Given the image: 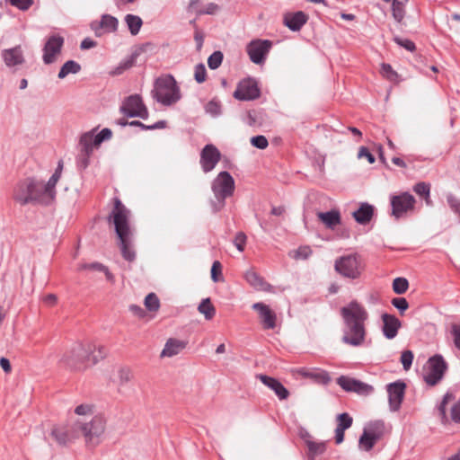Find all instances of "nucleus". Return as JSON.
I'll return each instance as SVG.
<instances>
[{"label":"nucleus","instance_id":"obj_1","mask_svg":"<svg viewBox=\"0 0 460 460\" xmlns=\"http://www.w3.org/2000/svg\"><path fill=\"white\" fill-rule=\"evenodd\" d=\"M344 320L342 341L354 347L364 344L366 340L365 322L368 317L366 309L356 301L350 302L341 310Z\"/></svg>","mask_w":460,"mask_h":460},{"label":"nucleus","instance_id":"obj_2","mask_svg":"<svg viewBox=\"0 0 460 460\" xmlns=\"http://www.w3.org/2000/svg\"><path fill=\"white\" fill-rule=\"evenodd\" d=\"M113 204L114 206L108 217V221L114 226L123 258L132 261L135 260L136 254L131 249V237L133 235V230L129 225L131 213L119 198L115 197L113 199Z\"/></svg>","mask_w":460,"mask_h":460},{"label":"nucleus","instance_id":"obj_3","mask_svg":"<svg viewBox=\"0 0 460 460\" xmlns=\"http://www.w3.org/2000/svg\"><path fill=\"white\" fill-rule=\"evenodd\" d=\"M106 418L102 413L93 415L89 420H76L75 430L78 437L84 438L87 447H96L103 439L106 429Z\"/></svg>","mask_w":460,"mask_h":460},{"label":"nucleus","instance_id":"obj_4","mask_svg":"<svg viewBox=\"0 0 460 460\" xmlns=\"http://www.w3.org/2000/svg\"><path fill=\"white\" fill-rule=\"evenodd\" d=\"M151 95L153 99L164 106H171L181 98L180 87L172 75L156 78Z\"/></svg>","mask_w":460,"mask_h":460},{"label":"nucleus","instance_id":"obj_5","mask_svg":"<svg viewBox=\"0 0 460 460\" xmlns=\"http://www.w3.org/2000/svg\"><path fill=\"white\" fill-rule=\"evenodd\" d=\"M41 189L40 181L31 178L25 179L15 186L13 199L22 206L30 203L47 205Z\"/></svg>","mask_w":460,"mask_h":460},{"label":"nucleus","instance_id":"obj_6","mask_svg":"<svg viewBox=\"0 0 460 460\" xmlns=\"http://www.w3.org/2000/svg\"><path fill=\"white\" fill-rule=\"evenodd\" d=\"M94 349L95 344L92 342L75 343L63 354L60 363L72 370L85 369L87 367L86 358Z\"/></svg>","mask_w":460,"mask_h":460},{"label":"nucleus","instance_id":"obj_7","mask_svg":"<svg viewBox=\"0 0 460 460\" xmlns=\"http://www.w3.org/2000/svg\"><path fill=\"white\" fill-rule=\"evenodd\" d=\"M211 189L217 199V202L212 203L213 210L217 212L225 206L226 199L233 195L234 180L228 172H221L213 180Z\"/></svg>","mask_w":460,"mask_h":460},{"label":"nucleus","instance_id":"obj_8","mask_svg":"<svg viewBox=\"0 0 460 460\" xmlns=\"http://www.w3.org/2000/svg\"><path fill=\"white\" fill-rule=\"evenodd\" d=\"M119 111L128 118L138 117L146 119L149 115L148 110L139 94H132L125 98Z\"/></svg>","mask_w":460,"mask_h":460},{"label":"nucleus","instance_id":"obj_9","mask_svg":"<svg viewBox=\"0 0 460 460\" xmlns=\"http://www.w3.org/2000/svg\"><path fill=\"white\" fill-rule=\"evenodd\" d=\"M447 368V364L441 355L437 354L429 358L427 373L424 376L425 382L429 385H437L442 379Z\"/></svg>","mask_w":460,"mask_h":460},{"label":"nucleus","instance_id":"obj_10","mask_svg":"<svg viewBox=\"0 0 460 460\" xmlns=\"http://www.w3.org/2000/svg\"><path fill=\"white\" fill-rule=\"evenodd\" d=\"M334 268L345 278L355 279L360 276L359 261L357 254L342 256L335 261Z\"/></svg>","mask_w":460,"mask_h":460},{"label":"nucleus","instance_id":"obj_11","mask_svg":"<svg viewBox=\"0 0 460 460\" xmlns=\"http://www.w3.org/2000/svg\"><path fill=\"white\" fill-rule=\"evenodd\" d=\"M272 47L269 40H254L247 45V53L254 64H262Z\"/></svg>","mask_w":460,"mask_h":460},{"label":"nucleus","instance_id":"obj_12","mask_svg":"<svg viewBox=\"0 0 460 460\" xmlns=\"http://www.w3.org/2000/svg\"><path fill=\"white\" fill-rule=\"evenodd\" d=\"M260 94L258 84L252 78L241 81L234 92V97L239 101H252L259 98Z\"/></svg>","mask_w":460,"mask_h":460},{"label":"nucleus","instance_id":"obj_13","mask_svg":"<svg viewBox=\"0 0 460 460\" xmlns=\"http://www.w3.org/2000/svg\"><path fill=\"white\" fill-rule=\"evenodd\" d=\"M415 202L414 197L408 192L393 196L391 198L392 215L396 218L402 217L409 210L413 209Z\"/></svg>","mask_w":460,"mask_h":460},{"label":"nucleus","instance_id":"obj_14","mask_svg":"<svg viewBox=\"0 0 460 460\" xmlns=\"http://www.w3.org/2000/svg\"><path fill=\"white\" fill-rule=\"evenodd\" d=\"M64 41V38L59 34H53L48 38L43 48L42 56L43 62L46 65L56 61L57 56L61 52Z\"/></svg>","mask_w":460,"mask_h":460},{"label":"nucleus","instance_id":"obj_15","mask_svg":"<svg viewBox=\"0 0 460 460\" xmlns=\"http://www.w3.org/2000/svg\"><path fill=\"white\" fill-rule=\"evenodd\" d=\"M221 159V153L212 144L206 145L200 152V165L202 171L207 173L211 172Z\"/></svg>","mask_w":460,"mask_h":460},{"label":"nucleus","instance_id":"obj_16","mask_svg":"<svg viewBox=\"0 0 460 460\" xmlns=\"http://www.w3.org/2000/svg\"><path fill=\"white\" fill-rule=\"evenodd\" d=\"M406 385L401 381H395L386 385L389 407L392 411H397L404 398Z\"/></svg>","mask_w":460,"mask_h":460},{"label":"nucleus","instance_id":"obj_17","mask_svg":"<svg viewBox=\"0 0 460 460\" xmlns=\"http://www.w3.org/2000/svg\"><path fill=\"white\" fill-rule=\"evenodd\" d=\"M252 308L259 314V318L264 329L271 330L276 327L277 314L269 305L258 302L252 305Z\"/></svg>","mask_w":460,"mask_h":460},{"label":"nucleus","instance_id":"obj_18","mask_svg":"<svg viewBox=\"0 0 460 460\" xmlns=\"http://www.w3.org/2000/svg\"><path fill=\"white\" fill-rule=\"evenodd\" d=\"M51 437L60 446H66L79 438L75 430V423L69 429L63 426L54 427L51 430Z\"/></svg>","mask_w":460,"mask_h":460},{"label":"nucleus","instance_id":"obj_19","mask_svg":"<svg viewBox=\"0 0 460 460\" xmlns=\"http://www.w3.org/2000/svg\"><path fill=\"white\" fill-rule=\"evenodd\" d=\"M2 58L8 67L22 65L25 62L23 51L21 46L4 49L2 51Z\"/></svg>","mask_w":460,"mask_h":460},{"label":"nucleus","instance_id":"obj_20","mask_svg":"<svg viewBox=\"0 0 460 460\" xmlns=\"http://www.w3.org/2000/svg\"><path fill=\"white\" fill-rule=\"evenodd\" d=\"M307 15L302 12L288 13L284 15V24L292 31H298L307 22Z\"/></svg>","mask_w":460,"mask_h":460},{"label":"nucleus","instance_id":"obj_21","mask_svg":"<svg viewBox=\"0 0 460 460\" xmlns=\"http://www.w3.org/2000/svg\"><path fill=\"white\" fill-rule=\"evenodd\" d=\"M383 320V333L385 338L392 340L394 339L400 329L402 323L398 318L394 315L384 314L382 315Z\"/></svg>","mask_w":460,"mask_h":460},{"label":"nucleus","instance_id":"obj_22","mask_svg":"<svg viewBox=\"0 0 460 460\" xmlns=\"http://www.w3.org/2000/svg\"><path fill=\"white\" fill-rule=\"evenodd\" d=\"M258 378L263 385L274 391L279 400H286L288 397L289 392L278 379L266 375H259Z\"/></svg>","mask_w":460,"mask_h":460},{"label":"nucleus","instance_id":"obj_23","mask_svg":"<svg viewBox=\"0 0 460 460\" xmlns=\"http://www.w3.org/2000/svg\"><path fill=\"white\" fill-rule=\"evenodd\" d=\"M296 373H298L302 376L309 377V378L314 379L322 384H328L331 381V377H330L329 374L326 371L322 370V369H317V368L309 369V368L302 367V368H298L296 370Z\"/></svg>","mask_w":460,"mask_h":460},{"label":"nucleus","instance_id":"obj_24","mask_svg":"<svg viewBox=\"0 0 460 460\" xmlns=\"http://www.w3.org/2000/svg\"><path fill=\"white\" fill-rule=\"evenodd\" d=\"M185 346L186 343L184 341L171 338L166 341L160 356L161 358L173 357L178 355L185 348Z\"/></svg>","mask_w":460,"mask_h":460},{"label":"nucleus","instance_id":"obj_25","mask_svg":"<svg viewBox=\"0 0 460 460\" xmlns=\"http://www.w3.org/2000/svg\"><path fill=\"white\" fill-rule=\"evenodd\" d=\"M118 19L110 14H103L100 22H92L91 27L93 30L97 31L98 29H103L108 32H112L117 31L118 28Z\"/></svg>","mask_w":460,"mask_h":460},{"label":"nucleus","instance_id":"obj_26","mask_svg":"<svg viewBox=\"0 0 460 460\" xmlns=\"http://www.w3.org/2000/svg\"><path fill=\"white\" fill-rule=\"evenodd\" d=\"M59 179L60 177L58 173H53L46 184L40 181V185L42 187L41 192L44 196L47 205L49 204L56 196L55 188Z\"/></svg>","mask_w":460,"mask_h":460},{"label":"nucleus","instance_id":"obj_27","mask_svg":"<svg viewBox=\"0 0 460 460\" xmlns=\"http://www.w3.org/2000/svg\"><path fill=\"white\" fill-rule=\"evenodd\" d=\"M373 214V206L368 203H363L358 210L353 212V217L358 224L366 225L371 220Z\"/></svg>","mask_w":460,"mask_h":460},{"label":"nucleus","instance_id":"obj_28","mask_svg":"<svg viewBox=\"0 0 460 460\" xmlns=\"http://www.w3.org/2000/svg\"><path fill=\"white\" fill-rule=\"evenodd\" d=\"M319 219L328 227L333 229L341 223V214L338 210L332 209L327 212H319Z\"/></svg>","mask_w":460,"mask_h":460},{"label":"nucleus","instance_id":"obj_29","mask_svg":"<svg viewBox=\"0 0 460 460\" xmlns=\"http://www.w3.org/2000/svg\"><path fill=\"white\" fill-rule=\"evenodd\" d=\"M94 132H95V130L93 129L91 131L84 133L80 137L79 146H80L81 151L93 154V148L99 146H95Z\"/></svg>","mask_w":460,"mask_h":460},{"label":"nucleus","instance_id":"obj_30","mask_svg":"<svg viewBox=\"0 0 460 460\" xmlns=\"http://www.w3.org/2000/svg\"><path fill=\"white\" fill-rule=\"evenodd\" d=\"M246 281L254 288L259 290H268L270 285L253 270H248L244 274Z\"/></svg>","mask_w":460,"mask_h":460},{"label":"nucleus","instance_id":"obj_31","mask_svg":"<svg viewBox=\"0 0 460 460\" xmlns=\"http://www.w3.org/2000/svg\"><path fill=\"white\" fill-rule=\"evenodd\" d=\"M384 429L385 423L383 420H374L367 423L363 431L367 432L368 435L373 436L377 439H380L383 436Z\"/></svg>","mask_w":460,"mask_h":460},{"label":"nucleus","instance_id":"obj_32","mask_svg":"<svg viewBox=\"0 0 460 460\" xmlns=\"http://www.w3.org/2000/svg\"><path fill=\"white\" fill-rule=\"evenodd\" d=\"M82 270H96L105 274L107 280L113 282L114 276L110 272L108 268L100 262L84 263L79 267Z\"/></svg>","mask_w":460,"mask_h":460},{"label":"nucleus","instance_id":"obj_33","mask_svg":"<svg viewBox=\"0 0 460 460\" xmlns=\"http://www.w3.org/2000/svg\"><path fill=\"white\" fill-rule=\"evenodd\" d=\"M80 70L81 66L77 62L68 60L61 66L58 76L59 79H64L69 74H77Z\"/></svg>","mask_w":460,"mask_h":460},{"label":"nucleus","instance_id":"obj_34","mask_svg":"<svg viewBox=\"0 0 460 460\" xmlns=\"http://www.w3.org/2000/svg\"><path fill=\"white\" fill-rule=\"evenodd\" d=\"M75 413L79 416L77 420H89L95 415V407L90 403L80 404L75 407Z\"/></svg>","mask_w":460,"mask_h":460},{"label":"nucleus","instance_id":"obj_35","mask_svg":"<svg viewBox=\"0 0 460 460\" xmlns=\"http://www.w3.org/2000/svg\"><path fill=\"white\" fill-rule=\"evenodd\" d=\"M132 378V372L128 367H120L118 370V391L122 393V389L130 382Z\"/></svg>","mask_w":460,"mask_h":460},{"label":"nucleus","instance_id":"obj_36","mask_svg":"<svg viewBox=\"0 0 460 460\" xmlns=\"http://www.w3.org/2000/svg\"><path fill=\"white\" fill-rule=\"evenodd\" d=\"M125 22L132 35H137L143 24L142 19L139 16L134 14H127L125 16Z\"/></svg>","mask_w":460,"mask_h":460},{"label":"nucleus","instance_id":"obj_37","mask_svg":"<svg viewBox=\"0 0 460 460\" xmlns=\"http://www.w3.org/2000/svg\"><path fill=\"white\" fill-rule=\"evenodd\" d=\"M198 310L205 316V319L207 320H211L216 314V309L211 304L209 298L203 299L199 305Z\"/></svg>","mask_w":460,"mask_h":460},{"label":"nucleus","instance_id":"obj_38","mask_svg":"<svg viewBox=\"0 0 460 460\" xmlns=\"http://www.w3.org/2000/svg\"><path fill=\"white\" fill-rule=\"evenodd\" d=\"M376 438L370 436L367 432L362 433L358 439V447L364 451H370L378 441Z\"/></svg>","mask_w":460,"mask_h":460},{"label":"nucleus","instance_id":"obj_39","mask_svg":"<svg viewBox=\"0 0 460 460\" xmlns=\"http://www.w3.org/2000/svg\"><path fill=\"white\" fill-rule=\"evenodd\" d=\"M106 356V349L102 346H96L93 352L89 353V358H86L87 367L96 364L99 360L104 358Z\"/></svg>","mask_w":460,"mask_h":460},{"label":"nucleus","instance_id":"obj_40","mask_svg":"<svg viewBox=\"0 0 460 460\" xmlns=\"http://www.w3.org/2000/svg\"><path fill=\"white\" fill-rule=\"evenodd\" d=\"M357 383V379L345 376H341L337 379V384L347 392H354Z\"/></svg>","mask_w":460,"mask_h":460},{"label":"nucleus","instance_id":"obj_41","mask_svg":"<svg viewBox=\"0 0 460 460\" xmlns=\"http://www.w3.org/2000/svg\"><path fill=\"white\" fill-rule=\"evenodd\" d=\"M406 4L401 3L399 1L394 0L392 4V13L393 17L398 22H401L405 15L404 5Z\"/></svg>","mask_w":460,"mask_h":460},{"label":"nucleus","instance_id":"obj_42","mask_svg":"<svg viewBox=\"0 0 460 460\" xmlns=\"http://www.w3.org/2000/svg\"><path fill=\"white\" fill-rule=\"evenodd\" d=\"M409 288V282L404 278H396L393 281V289L398 295L404 294Z\"/></svg>","mask_w":460,"mask_h":460},{"label":"nucleus","instance_id":"obj_43","mask_svg":"<svg viewBox=\"0 0 460 460\" xmlns=\"http://www.w3.org/2000/svg\"><path fill=\"white\" fill-rule=\"evenodd\" d=\"M145 306L149 311H157L160 306V302L155 293L148 294L145 298Z\"/></svg>","mask_w":460,"mask_h":460},{"label":"nucleus","instance_id":"obj_44","mask_svg":"<svg viewBox=\"0 0 460 460\" xmlns=\"http://www.w3.org/2000/svg\"><path fill=\"white\" fill-rule=\"evenodd\" d=\"M337 421L338 424L336 428L346 430L351 427L353 419L349 416V413L343 412L337 416Z\"/></svg>","mask_w":460,"mask_h":460},{"label":"nucleus","instance_id":"obj_45","mask_svg":"<svg viewBox=\"0 0 460 460\" xmlns=\"http://www.w3.org/2000/svg\"><path fill=\"white\" fill-rule=\"evenodd\" d=\"M223 53L221 51L213 52L208 58V65L210 69H217L220 66L223 61Z\"/></svg>","mask_w":460,"mask_h":460},{"label":"nucleus","instance_id":"obj_46","mask_svg":"<svg viewBox=\"0 0 460 460\" xmlns=\"http://www.w3.org/2000/svg\"><path fill=\"white\" fill-rule=\"evenodd\" d=\"M91 153L81 151L76 157V166L79 170H84L90 164Z\"/></svg>","mask_w":460,"mask_h":460},{"label":"nucleus","instance_id":"obj_47","mask_svg":"<svg viewBox=\"0 0 460 460\" xmlns=\"http://www.w3.org/2000/svg\"><path fill=\"white\" fill-rule=\"evenodd\" d=\"M413 190L420 197L428 198L430 194V184L424 181L415 184Z\"/></svg>","mask_w":460,"mask_h":460},{"label":"nucleus","instance_id":"obj_48","mask_svg":"<svg viewBox=\"0 0 460 460\" xmlns=\"http://www.w3.org/2000/svg\"><path fill=\"white\" fill-rule=\"evenodd\" d=\"M207 70L204 64L199 63L195 66L194 78L197 83L201 84L206 81Z\"/></svg>","mask_w":460,"mask_h":460},{"label":"nucleus","instance_id":"obj_49","mask_svg":"<svg viewBox=\"0 0 460 460\" xmlns=\"http://www.w3.org/2000/svg\"><path fill=\"white\" fill-rule=\"evenodd\" d=\"M413 353L411 350H404L401 355V363L404 370H409L412 365Z\"/></svg>","mask_w":460,"mask_h":460},{"label":"nucleus","instance_id":"obj_50","mask_svg":"<svg viewBox=\"0 0 460 460\" xmlns=\"http://www.w3.org/2000/svg\"><path fill=\"white\" fill-rule=\"evenodd\" d=\"M381 74L390 81H395L398 76L397 73L392 68V66L385 63L382 64Z\"/></svg>","mask_w":460,"mask_h":460},{"label":"nucleus","instance_id":"obj_51","mask_svg":"<svg viewBox=\"0 0 460 460\" xmlns=\"http://www.w3.org/2000/svg\"><path fill=\"white\" fill-rule=\"evenodd\" d=\"M391 303L402 314L409 308V303L404 297H394Z\"/></svg>","mask_w":460,"mask_h":460},{"label":"nucleus","instance_id":"obj_52","mask_svg":"<svg viewBox=\"0 0 460 460\" xmlns=\"http://www.w3.org/2000/svg\"><path fill=\"white\" fill-rule=\"evenodd\" d=\"M373 390L374 389L371 385L358 380L354 393H357L360 395H367L370 394L373 392Z\"/></svg>","mask_w":460,"mask_h":460},{"label":"nucleus","instance_id":"obj_53","mask_svg":"<svg viewBox=\"0 0 460 460\" xmlns=\"http://www.w3.org/2000/svg\"><path fill=\"white\" fill-rule=\"evenodd\" d=\"M112 132L110 128H103L95 134V146H100L103 141L111 139Z\"/></svg>","mask_w":460,"mask_h":460},{"label":"nucleus","instance_id":"obj_54","mask_svg":"<svg viewBox=\"0 0 460 460\" xmlns=\"http://www.w3.org/2000/svg\"><path fill=\"white\" fill-rule=\"evenodd\" d=\"M251 144L259 149H265L268 146L269 142L264 136L259 135L251 138Z\"/></svg>","mask_w":460,"mask_h":460},{"label":"nucleus","instance_id":"obj_55","mask_svg":"<svg viewBox=\"0 0 460 460\" xmlns=\"http://www.w3.org/2000/svg\"><path fill=\"white\" fill-rule=\"evenodd\" d=\"M394 40L396 44H398L399 46L404 48L405 49H407L409 51L415 50L416 47H415L414 42L408 39H402L398 36H394Z\"/></svg>","mask_w":460,"mask_h":460},{"label":"nucleus","instance_id":"obj_56","mask_svg":"<svg viewBox=\"0 0 460 460\" xmlns=\"http://www.w3.org/2000/svg\"><path fill=\"white\" fill-rule=\"evenodd\" d=\"M219 10V6L215 3H209L204 5L202 10H197V17L203 14H215Z\"/></svg>","mask_w":460,"mask_h":460},{"label":"nucleus","instance_id":"obj_57","mask_svg":"<svg viewBox=\"0 0 460 460\" xmlns=\"http://www.w3.org/2000/svg\"><path fill=\"white\" fill-rule=\"evenodd\" d=\"M450 333L453 337L454 345L460 350V324L453 323L451 325Z\"/></svg>","mask_w":460,"mask_h":460},{"label":"nucleus","instance_id":"obj_58","mask_svg":"<svg viewBox=\"0 0 460 460\" xmlns=\"http://www.w3.org/2000/svg\"><path fill=\"white\" fill-rule=\"evenodd\" d=\"M246 239L247 237L243 232H238L236 234L234 240V244L239 252H243L244 250Z\"/></svg>","mask_w":460,"mask_h":460},{"label":"nucleus","instance_id":"obj_59","mask_svg":"<svg viewBox=\"0 0 460 460\" xmlns=\"http://www.w3.org/2000/svg\"><path fill=\"white\" fill-rule=\"evenodd\" d=\"M9 3L22 11H26L33 4V0H8Z\"/></svg>","mask_w":460,"mask_h":460},{"label":"nucleus","instance_id":"obj_60","mask_svg":"<svg viewBox=\"0 0 460 460\" xmlns=\"http://www.w3.org/2000/svg\"><path fill=\"white\" fill-rule=\"evenodd\" d=\"M206 111L208 113H210L211 115L213 116H217L220 114L221 112V107L219 105L218 102H215V101H210L207 105H206Z\"/></svg>","mask_w":460,"mask_h":460},{"label":"nucleus","instance_id":"obj_61","mask_svg":"<svg viewBox=\"0 0 460 460\" xmlns=\"http://www.w3.org/2000/svg\"><path fill=\"white\" fill-rule=\"evenodd\" d=\"M221 263L218 261H215L211 268V279L214 282H218L220 279L218 275H221Z\"/></svg>","mask_w":460,"mask_h":460},{"label":"nucleus","instance_id":"obj_62","mask_svg":"<svg viewBox=\"0 0 460 460\" xmlns=\"http://www.w3.org/2000/svg\"><path fill=\"white\" fill-rule=\"evenodd\" d=\"M308 448L310 452L315 455H319L324 452L325 444L324 443H316V442H308Z\"/></svg>","mask_w":460,"mask_h":460},{"label":"nucleus","instance_id":"obj_63","mask_svg":"<svg viewBox=\"0 0 460 460\" xmlns=\"http://www.w3.org/2000/svg\"><path fill=\"white\" fill-rule=\"evenodd\" d=\"M451 419L456 423H460V398L451 408Z\"/></svg>","mask_w":460,"mask_h":460},{"label":"nucleus","instance_id":"obj_64","mask_svg":"<svg viewBox=\"0 0 460 460\" xmlns=\"http://www.w3.org/2000/svg\"><path fill=\"white\" fill-rule=\"evenodd\" d=\"M447 203L454 212L460 214V200L454 196L447 197Z\"/></svg>","mask_w":460,"mask_h":460}]
</instances>
